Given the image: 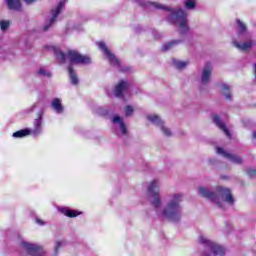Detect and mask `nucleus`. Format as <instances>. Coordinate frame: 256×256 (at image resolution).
I'll return each mask as SVG.
<instances>
[{
    "label": "nucleus",
    "mask_w": 256,
    "mask_h": 256,
    "mask_svg": "<svg viewBox=\"0 0 256 256\" xmlns=\"http://www.w3.org/2000/svg\"><path fill=\"white\" fill-rule=\"evenodd\" d=\"M148 195L150 203L155 209L156 215L168 221H181V201H183L182 193H171L167 196L166 205L163 208L161 201V181L154 179L148 185Z\"/></svg>",
    "instance_id": "f257e3e1"
},
{
    "label": "nucleus",
    "mask_w": 256,
    "mask_h": 256,
    "mask_svg": "<svg viewBox=\"0 0 256 256\" xmlns=\"http://www.w3.org/2000/svg\"><path fill=\"white\" fill-rule=\"evenodd\" d=\"M135 3L140 7L146 9H157L168 11V21L178 27L180 33H189V20L187 19V12L181 8H167L163 4L151 2L149 0H135Z\"/></svg>",
    "instance_id": "f03ea898"
},
{
    "label": "nucleus",
    "mask_w": 256,
    "mask_h": 256,
    "mask_svg": "<svg viewBox=\"0 0 256 256\" xmlns=\"http://www.w3.org/2000/svg\"><path fill=\"white\" fill-rule=\"evenodd\" d=\"M198 193L201 197L209 199V201H212V203H215V205L221 208L225 207V203L228 205H233V203H235V198H233V194H231V190L229 188L218 186L215 193L203 186H200L198 188Z\"/></svg>",
    "instance_id": "7ed1b4c3"
},
{
    "label": "nucleus",
    "mask_w": 256,
    "mask_h": 256,
    "mask_svg": "<svg viewBox=\"0 0 256 256\" xmlns=\"http://www.w3.org/2000/svg\"><path fill=\"white\" fill-rule=\"evenodd\" d=\"M50 49L54 51V54L60 63H65V61L68 59L71 64L75 65L91 64V58L89 56L81 55L79 52H77V50H68V52L65 54L55 46H51Z\"/></svg>",
    "instance_id": "20e7f679"
},
{
    "label": "nucleus",
    "mask_w": 256,
    "mask_h": 256,
    "mask_svg": "<svg viewBox=\"0 0 256 256\" xmlns=\"http://www.w3.org/2000/svg\"><path fill=\"white\" fill-rule=\"evenodd\" d=\"M199 241L205 247L203 256H223L225 255V248L217 243L207 239L205 236H200Z\"/></svg>",
    "instance_id": "39448f33"
},
{
    "label": "nucleus",
    "mask_w": 256,
    "mask_h": 256,
    "mask_svg": "<svg viewBox=\"0 0 256 256\" xmlns=\"http://www.w3.org/2000/svg\"><path fill=\"white\" fill-rule=\"evenodd\" d=\"M96 45L98 49H100V51H102V53L105 55V57H107L110 65H112L113 67H116V69H119V71H124V72L128 71L127 68H123V66L121 65V61H119V59H117V57H115V55L111 53L109 48H107V44H105V42L100 41V42H97Z\"/></svg>",
    "instance_id": "423d86ee"
},
{
    "label": "nucleus",
    "mask_w": 256,
    "mask_h": 256,
    "mask_svg": "<svg viewBox=\"0 0 256 256\" xmlns=\"http://www.w3.org/2000/svg\"><path fill=\"white\" fill-rule=\"evenodd\" d=\"M20 247L27 253L26 255L21 253V256H45V250L39 244H33L22 240Z\"/></svg>",
    "instance_id": "0eeeda50"
},
{
    "label": "nucleus",
    "mask_w": 256,
    "mask_h": 256,
    "mask_svg": "<svg viewBox=\"0 0 256 256\" xmlns=\"http://www.w3.org/2000/svg\"><path fill=\"white\" fill-rule=\"evenodd\" d=\"M112 123L114 127V133L118 137H127L129 135V131L127 130V125L125 122L120 118L119 115H114L112 118Z\"/></svg>",
    "instance_id": "6e6552de"
},
{
    "label": "nucleus",
    "mask_w": 256,
    "mask_h": 256,
    "mask_svg": "<svg viewBox=\"0 0 256 256\" xmlns=\"http://www.w3.org/2000/svg\"><path fill=\"white\" fill-rule=\"evenodd\" d=\"M65 7V0H60L55 8H53L50 12V17L46 21V25L43 27V31H49V27H51L52 23H55L57 17H59V13L63 11Z\"/></svg>",
    "instance_id": "1a4fd4ad"
},
{
    "label": "nucleus",
    "mask_w": 256,
    "mask_h": 256,
    "mask_svg": "<svg viewBox=\"0 0 256 256\" xmlns=\"http://www.w3.org/2000/svg\"><path fill=\"white\" fill-rule=\"evenodd\" d=\"M146 119L150 121V123H152L153 125H156V127H159L163 135H165L166 137H171V129L165 126V122H163V120H161V118L157 114H149L146 116Z\"/></svg>",
    "instance_id": "9d476101"
},
{
    "label": "nucleus",
    "mask_w": 256,
    "mask_h": 256,
    "mask_svg": "<svg viewBox=\"0 0 256 256\" xmlns=\"http://www.w3.org/2000/svg\"><path fill=\"white\" fill-rule=\"evenodd\" d=\"M43 115H45V111L40 110L33 121V128H30V135L33 137H39L43 134Z\"/></svg>",
    "instance_id": "9b49d317"
},
{
    "label": "nucleus",
    "mask_w": 256,
    "mask_h": 256,
    "mask_svg": "<svg viewBox=\"0 0 256 256\" xmlns=\"http://www.w3.org/2000/svg\"><path fill=\"white\" fill-rule=\"evenodd\" d=\"M216 153L218 155H222V157H224L225 159H228V161H230L231 163H234L235 165H241V163H243V159L240 156L233 155L227 151H224V149L221 147L217 148Z\"/></svg>",
    "instance_id": "f8f14e48"
},
{
    "label": "nucleus",
    "mask_w": 256,
    "mask_h": 256,
    "mask_svg": "<svg viewBox=\"0 0 256 256\" xmlns=\"http://www.w3.org/2000/svg\"><path fill=\"white\" fill-rule=\"evenodd\" d=\"M129 91V82L121 80L114 88L115 97H123Z\"/></svg>",
    "instance_id": "ddd939ff"
},
{
    "label": "nucleus",
    "mask_w": 256,
    "mask_h": 256,
    "mask_svg": "<svg viewBox=\"0 0 256 256\" xmlns=\"http://www.w3.org/2000/svg\"><path fill=\"white\" fill-rule=\"evenodd\" d=\"M50 107L52 111H54V113H56L57 115H63V113L65 112V107H63V102L60 98H54L51 101Z\"/></svg>",
    "instance_id": "4468645a"
},
{
    "label": "nucleus",
    "mask_w": 256,
    "mask_h": 256,
    "mask_svg": "<svg viewBox=\"0 0 256 256\" xmlns=\"http://www.w3.org/2000/svg\"><path fill=\"white\" fill-rule=\"evenodd\" d=\"M211 73H213V67L211 64H206L202 70L201 83L207 85L211 81Z\"/></svg>",
    "instance_id": "2eb2a0df"
},
{
    "label": "nucleus",
    "mask_w": 256,
    "mask_h": 256,
    "mask_svg": "<svg viewBox=\"0 0 256 256\" xmlns=\"http://www.w3.org/2000/svg\"><path fill=\"white\" fill-rule=\"evenodd\" d=\"M58 211L59 213H62V215H65V217H69L70 219L79 217V215H83V212L79 210H73L69 207H59Z\"/></svg>",
    "instance_id": "dca6fc26"
},
{
    "label": "nucleus",
    "mask_w": 256,
    "mask_h": 256,
    "mask_svg": "<svg viewBox=\"0 0 256 256\" xmlns=\"http://www.w3.org/2000/svg\"><path fill=\"white\" fill-rule=\"evenodd\" d=\"M234 47H236V49H239V51H248V49H251L252 46L255 45V41L253 40H248L244 43H239L237 40H233L232 41Z\"/></svg>",
    "instance_id": "f3484780"
},
{
    "label": "nucleus",
    "mask_w": 256,
    "mask_h": 256,
    "mask_svg": "<svg viewBox=\"0 0 256 256\" xmlns=\"http://www.w3.org/2000/svg\"><path fill=\"white\" fill-rule=\"evenodd\" d=\"M213 122L217 127H219V129H221V131H223V133H225L226 137H231V133L229 132V130L225 126V122L221 120V118H219L217 115H213Z\"/></svg>",
    "instance_id": "a211bd4d"
},
{
    "label": "nucleus",
    "mask_w": 256,
    "mask_h": 256,
    "mask_svg": "<svg viewBox=\"0 0 256 256\" xmlns=\"http://www.w3.org/2000/svg\"><path fill=\"white\" fill-rule=\"evenodd\" d=\"M238 25V39H249V35H247V26L241 22V20H237Z\"/></svg>",
    "instance_id": "6ab92c4d"
},
{
    "label": "nucleus",
    "mask_w": 256,
    "mask_h": 256,
    "mask_svg": "<svg viewBox=\"0 0 256 256\" xmlns=\"http://www.w3.org/2000/svg\"><path fill=\"white\" fill-rule=\"evenodd\" d=\"M8 9L11 11H21L22 5L21 0H5Z\"/></svg>",
    "instance_id": "aec40b11"
},
{
    "label": "nucleus",
    "mask_w": 256,
    "mask_h": 256,
    "mask_svg": "<svg viewBox=\"0 0 256 256\" xmlns=\"http://www.w3.org/2000/svg\"><path fill=\"white\" fill-rule=\"evenodd\" d=\"M29 135H31V128H25L14 132L12 137H14V139H23V137H29Z\"/></svg>",
    "instance_id": "412c9836"
},
{
    "label": "nucleus",
    "mask_w": 256,
    "mask_h": 256,
    "mask_svg": "<svg viewBox=\"0 0 256 256\" xmlns=\"http://www.w3.org/2000/svg\"><path fill=\"white\" fill-rule=\"evenodd\" d=\"M68 73L70 76V81L72 85H78L79 84V78L77 77V73H75V70H73V67H68Z\"/></svg>",
    "instance_id": "4be33fe9"
},
{
    "label": "nucleus",
    "mask_w": 256,
    "mask_h": 256,
    "mask_svg": "<svg viewBox=\"0 0 256 256\" xmlns=\"http://www.w3.org/2000/svg\"><path fill=\"white\" fill-rule=\"evenodd\" d=\"M221 91L224 95V97L228 100L231 101V87L227 84H221Z\"/></svg>",
    "instance_id": "5701e85b"
},
{
    "label": "nucleus",
    "mask_w": 256,
    "mask_h": 256,
    "mask_svg": "<svg viewBox=\"0 0 256 256\" xmlns=\"http://www.w3.org/2000/svg\"><path fill=\"white\" fill-rule=\"evenodd\" d=\"M183 5L188 11H193L197 7V0H184Z\"/></svg>",
    "instance_id": "b1692460"
},
{
    "label": "nucleus",
    "mask_w": 256,
    "mask_h": 256,
    "mask_svg": "<svg viewBox=\"0 0 256 256\" xmlns=\"http://www.w3.org/2000/svg\"><path fill=\"white\" fill-rule=\"evenodd\" d=\"M9 27H11V20H5V19L0 20V31L5 33V31L9 30Z\"/></svg>",
    "instance_id": "393cba45"
},
{
    "label": "nucleus",
    "mask_w": 256,
    "mask_h": 256,
    "mask_svg": "<svg viewBox=\"0 0 256 256\" xmlns=\"http://www.w3.org/2000/svg\"><path fill=\"white\" fill-rule=\"evenodd\" d=\"M173 65L176 69H185L189 65L188 61L173 60Z\"/></svg>",
    "instance_id": "a878e982"
},
{
    "label": "nucleus",
    "mask_w": 256,
    "mask_h": 256,
    "mask_svg": "<svg viewBox=\"0 0 256 256\" xmlns=\"http://www.w3.org/2000/svg\"><path fill=\"white\" fill-rule=\"evenodd\" d=\"M181 43V40H173L163 45V51H169L172 47H175V45H179Z\"/></svg>",
    "instance_id": "bb28decb"
},
{
    "label": "nucleus",
    "mask_w": 256,
    "mask_h": 256,
    "mask_svg": "<svg viewBox=\"0 0 256 256\" xmlns=\"http://www.w3.org/2000/svg\"><path fill=\"white\" fill-rule=\"evenodd\" d=\"M38 75H41L42 77H51V72L45 68H40L38 70Z\"/></svg>",
    "instance_id": "cd10ccee"
},
{
    "label": "nucleus",
    "mask_w": 256,
    "mask_h": 256,
    "mask_svg": "<svg viewBox=\"0 0 256 256\" xmlns=\"http://www.w3.org/2000/svg\"><path fill=\"white\" fill-rule=\"evenodd\" d=\"M124 111H125L126 117H131V115H133L135 109L133 108V106H126Z\"/></svg>",
    "instance_id": "c85d7f7f"
},
{
    "label": "nucleus",
    "mask_w": 256,
    "mask_h": 256,
    "mask_svg": "<svg viewBox=\"0 0 256 256\" xmlns=\"http://www.w3.org/2000/svg\"><path fill=\"white\" fill-rule=\"evenodd\" d=\"M37 107H41V103L40 102L34 103L32 106L27 108L26 109V113H33L35 111V109H37Z\"/></svg>",
    "instance_id": "c756f323"
},
{
    "label": "nucleus",
    "mask_w": 256,
    "mask_h": 256,
    "mask_svg": "<svg viewBox=\"0 0 256 256\" xmlns=\"http://www.w3.org/2000/svg\"><path fill=\"white\" fill-rule=\"evenodd\" d=\"M63 247V241H57L55 244V251H59Z\"/></svg>",
    "instance_id": "7c9ffc66"
},
{
    "label": "nucleus",
    "mask_w": 256,
    "mask_h": 256,
    "mask_svg": "<svg viewBox=\"0 0 256 256\" xmlns=\"http://www.w3.org/2000/svg\"><path fill=\"white\" fill-rule=\"evenodd\" d=\"M247 173L250 177H253L256 174V171L253 169H248Z\"/></svg>",
    "instance_id": "2f4dec72"
},
{
    "label": "nucleus",
    "mask_w": 256,
    "mask_h": 256,
    "mask_svg": "<svg viewBox=\"0 0 256 256\" xmlns=\"http://www.w3.org/2000/svg\"><path fill=\"white\" fill-rule=\"evenodd\" d=\"M36 223H37L38 225H45V221H43V220H41V219H39V218L36 219Z\"/></svg>",
    "instance_id": "473e14b6"
},
{
    "label": "nucleus",
    "mask_w": 256,
    "mask_h": 256,
    "mask_svg": "<svg viewBox=\"0 0 256 256\" xmlns=\"http://www.w3.org/2000/svg\"><path fill=\"white\" fill-rule=\"evenodd\" d=\"M35 1H37V0H24V2H25L27 5H31V3H35Z\"/></svg>",
    "instance_id": "72a5a7b5"
},
{
    "label": "nucleus",
    "mask_w": 256,
    "mask_h": 256,
    "mask_svg": "<svg viewBox=\"0 0 256 256\" xmlns=\"http://www.w3.org/2000/svg\"><path fill=\"white\" fill-rule=\"evenodd\" d=\"M5 50L3 48H0V55L4 54Z\"/></svg>",
    "instance_id": "f704fd0d"
},
{
    "label": "nucleus",
    "mask_w": 256,
    "mask_h": 256,
    "mask_svg": "<svg viewBox=\"0 0 256 256\" xmlns=\"http://www.w3.org/2000/svg\"><path fill=\"white\" fill-rule=\"evenodd\" d=\"M253 138L256 139V131L253 132Z\"/></svg>",
    "instance_id": "c9c22d12"
}]
</instances>
